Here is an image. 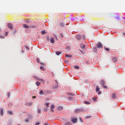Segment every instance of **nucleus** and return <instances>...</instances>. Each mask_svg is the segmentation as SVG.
Instances as JSON below:
<instances>
[{
	"mask_svg": "<svg viewBox=\"0 0 125 125\" xmlns=\"http://www.w3.org/2000/svg\"><path fill=\"white\" fill-rule=\"evenodd\" d=\"M97 48H102L103 47V45H102V43H101V42H99L97 44Z\"/></svg>",
	"mask_w": 125,
	"mask_h": 125,
	"instance_id": "nucleus-1",
	"label": "nucleus"
},
{
	"mask_svg": "<svg viewBox=\"0 0 125 125\" xmlns=\"http://www.w3.org/2000/svg\"><path fill=\"white\" fill-rule=\"evenodd\" d=\"M76 113H80V112H83V108L77 109L75 110Z\"/></svg>",
	"mask_w": 125,
	"mask_h": 125,
	"instance_id": "nucleus-2",
	"label": "nucleus"
},
{
	"mask_svg": "<svg viewBox=\"0 0 125 125\" xmlns=\"http://www.w3.org/2000/svg\"><path fill=\"white\" fill-rule=\"evenodd\" d=\"M71 122L73 124H76L77 122H78V119H77V118H73L71 120Z\"/></svg>",
	"mask_w": 125,
	"mask_h": 125,
	"instance_id": "nucleus-3",
	"label": "nucleus"
},
{
	"mask_svg": "<svg viewBox=\"0 0 125 125\" xmlns=\"http://www.w3.org/2000/svg\"><path fill=\"white\" fill-rule=\"evenodd\" d=\"M8 28H9L11 30H13V27H12V24L8 23Z\"/></svg>",
	"mask_w": 125,
	"mask_h": 125,
	"instance_id": "nucleus-4",
	"label": "nucleus"
},
{
	"mask_svg": "<svg viewBox=\"0 0 125 125\" xmlns=\"http://www.w3.org/2000/svg\"><path fill=\"white\" fill-rule=\"evenodd\" d=\"M56 83L55 84V85H54L53 86V88H57V87H58V83H57V81H55Z\"/></svg>",
	"mask_w": 125,
	"mask_h": 125,
	"instance_id": "nucleus-5",
	"label": "nucleus"
},
{
	"mask_svg": "<svg viewBox=\"0 0 125 125\" xmlns=\"http://www.w3.org/2000/svg\"><path fill=\"white\" fill-rule=\"evenodd\" d=\"M0 114L1 116H3V108H0Z\"/></svg>",
	"mask_w": 125,
	"mask_h": 125,
	"instance_id": "nucleus-6",
	"label": "nucleus"
},
{
	"mask_svg": "<svg viewBox=\"0 0 125 125\" xmlns=\"http://www.w3.org/2000/svg\"><path fill=\"white\" fill-rule=\"evenodd\" d=\"M50 42L51 43H54L55 41L54 38L53 37H51L50 39Z\"/></svg>",
	"mask_w": 125,
	"mask_h": 125,
	"instance_id": "nucleus-7",
	"label": "nucleus"
},
{
	"mask_svg": "<svg viewBox=\"0 0 125 125\" xmlns=\"http://www.w3.org/2000/svg\"><path fill=\"white\" fill-rule=\"evenodd\" d=\"M32 104H33V103H26L25 104V105L26 106H32Z\"/></svg>",
	"mask_w": 125,
	"mask_h": 125,
	"instance_id": "nucleus-8",
	"label": "nucleus"
},
{
	"mask_svg": "<svg viewBox=\"0 0 125 125\" xmlns=\"http://www.w3.org/2000/svg\"><path fill=\"white\" fill-rule=\"evenodd\" d=\"M23 26L25 29H27V28H30V26H28V25H27V24H23Z\"/></svg>",
	"mask_w": 125,
	"mask_h": 125,
	"instance_id": "nucleus-9",
	"label": "nucleus"
},
{
	"mask_svg": "<svg viewBox=\"0 0 125 125\" xmlns=\"http://www.w3.org/2000/svg\"><path fill=\"white\" fill-rule=\"evenodd\" d=\"M76 38H77V40H81V39H82V36H81L80 35H78L76 36Z\"/></svg>",
	"mask_w": 125,
	"mask_h": 125,
	"instance_id": "nucleus-10",
	"label": "nucleus"
},
{
	"mask_svg": "<svg viewBox=\"0 0 125 125\" xmlns=\"http://www.w3.org/2000/svg\"><path fill=\"white\" fill-rule=\"evenodd\" d=\"M101 83L102 85H104L105 81H104V80L101 81Z\"/></svg>",
	"mask_w": 125,
	"mask_h": 125,
	"instance_id": "nucleus-11",
	"label": "nucleus"
},
{
	"mask_svg": "<svg viewBox=\"0 0 125 125\" xmlns=\"http://www.w3.org/2000/svg\"><path fill=\"white\" fill-rule=\"evenodd\" d=\"M63 107L62 106H58L57 108V110L59 111H61V110H62Z\"/></svg>",
	"mask_w": 125,
	"mask_h": 125,
	"instance_id": "nucleus-12",
	"label": "nucleus"
},
{
	"mask_svg": "<svg viewBox=\"0 0 125 125\" xmlns=\"http://www.w3.org/2000/svg\"><path fill=\"white\" fill-rule=\"evenodd\" d=\"M63 125H72V123L71 122H67L65 123Z\"/></svg>",
	"mask_w": 125,
	"mask_h": 125,
	"instance_id": "nucleus-13",
	"label": "nucleus"
},
{
	"mask_svg": "<svg viewBox=\"0 0 125 125\" xmlns=\"http://www.w3.org/2000/svg\"><path fill=\"white\" fill-rule=\"evenodd\" d=\"M84 46H85V45H84V44L82 43L81 44V47L82 49H83V48H84Z\"/></svg>",
	"mask_w": 125,
	"mask_h": 125,
	"instance_id": "nucleus-14",
	"label": "nucleus"
},
{
	"mask_svg": "<svg viewBox=\"0 0 125 125\" xmlns=\"http://www.w3.org/2000/svg\"><path fill=\"white\" fill-rule=\"evenodd\" d=\"M36 26L35 25H31L29 26V28H30V29H33V28H36Z\"/></svg>",
	"mask_w": 125,
	"mask_h": 125,
	"instance_id": "nucleus-15",
	"label": "nucleus"
},
{
	"mask_svg": "<svg viewBox=\"0 0 125 125\" xmlns=\"http://www.w3.org/2000/svg\"><path fill=\"white\" fill-rule=\"evenodd\" d=\"M116 97H117V94H113V95H112V98L113 99H116Z\"/></svg>",
	"mask_w": 125,
	"mask_h": 125,
	"instance_id": "nucleus-16",
	"label": "nucleus"
},
{
	"mask_svg": "<svg viewBox=\"0 0 125 125\" xmlns=\"http://www.w3.org/2000/svg\"><path fill=\"white\" fill-rule=\"evenodd\" d=\"M84 104H85L86 105H89V104H90V103L89 102H87V101H84Z\"/></svg>",
	"mask_w": 125,
	"mask_h": 125,
	"instance_id": "nucleus-17",
	"label": "nucleus"
},
{
	"mask_svg": "<svg viewBox=\"0 0 125 125\" xmlns=\"http://www.w3.org/2000/svg\"><path fill=\"white\" fill-rule=\"evenodd\" d=\"M7 114L8 115H12V114H13V112H12V111H10V110H8L7 112Z\"/></svg>",
	"mask_w": 125,
	"mask_h": 125,
	"instance_id": "nucleus-18",
	"label": "nucleus"
},
{
	"mask_svg": "<svg viewBox=\"0 0 125 125\" xmlns=\"http://www.w3.org/2000/svg\"><path fill=\"white\" fill-rule=\"evenodd\" d=\"M61 53H62L61 52H59V51H57L56 52V55H58V56L60 55V54H61Z\"/></svg>",
	"mask_w": 125,
	"mask_h": 125,
	"instance_id": "nucleus-19",
	"label": "nucleus"
},
{
	"mask_svg": "<svg viewBox=\"0 0 125 125\" xmlns=\"http://www.w3.org/2000/svg\"><path fill=\"white\" fill-rule=\"evenodd\" d=\"M38 81H40L42 83H44V81L42 79H39Z\"/></svg>",
	"mask_w": 125,
	"mask_h": 125,
	"instance_id": "nucleus-20",
	"label": "nucleus"
},
{
	"mask_svg": "<svg viewBox=\"0 0 125 125\" xmlns=\"http://www.w3.org/2000/svg\"><path fill=\"white\" fill-rule=\"evenodd\" d=\"M113 62H117V58L114 57L112 59Z\"/></svg>",
	"mask_w": 125,
	"mask_h": 125,
	"instance_id": "nucleus-21",
	"label": "nucleus"
},
{
	"mask_svg": "<svg viewBox=\"0 0 125 125\" xmlns=\"http://www.w3.org/2000/svg\"><path fill=\"white\" fill-rule=\"evenodd\" d=\"M65 57H67V58H72V55H68V54H66L65 55Z\"/></svg>",
	"mask_w": 125,
	"mask_h": 125,
	"instance_id": "nucleus-22",
	"label": "nucleus"
},
{
	"mask_svg": "<svg viewBox=\"0 0 125 125\" xmlns=\"http://www.w3.org/2000/svg\"><path fill=\"white\" fill-rule=\"evenodd\" d=\"M43 91H42V90H40L39 94L41 95H43Z\"/></svg>",
	"mask_w": 125,
	"mask_h": 125,
	"instance_id": "nucleus-23",
	"label": "nucleus"
},
{
	"mask_svg": "<svg viewBox=\"0 0 125 125\" xmlns=\"http://www.w3.org/2000/svg\"><path fill=\"white\" fill-rule=\"evenodd\" d=\"M96 91L97 92H98V91H99L100 90V89L99 88V87H98V86H97L96 87Z\"/></svg>",
	"mask_w": 125,
	"mask_h": 125,
	"instance_id": "nucleus-24",
	"label": "nucleus"
},
{
	"mask_svg": "<svg viewBox=\"0 0 125 125\" xmlns=\"http://www.w3.org/2000/svg\"><path fill=\"white\" fill-rule=\"evenodd\" d=\"M36 85H37V86H39V85H41V83L39 82H36Z\"/></svg>",
	"mask_w": 125,
	"mask_h": 125,
	"instance_id": "nucleus-25",
	"label": "nucleus"
},
{
	"mask_svg": "<svg viewBox=\"0 0 125 125\" xmlns=\"http://www.w3.org/2000/svg\"><path fill=\"white\" fill-rule=\"evenodd\" d=\"M68 95H71V96H74L75 94L72 93H68Z\"/></svg>",
	"mask_w": 125,
	"mask_h": 125,
	"instance_id": "nucleus-26",
	"label": "nucleus"
},
{
	"mask_svg": "<svg viewBox=\"0 0 125 125\" xmlns=\"http://www.w3.org/2000/svg\"><path fill=\"white\" fill-rule=\"evenodd\" d=\"M46 38H47V42H49V41H50V40H49V35H47L46 36Z\"/></svg>",
	"mask_w": 125,
	"mask_h": 125,
	"instance_id": "nucleus-27",
	"label": "nucleus"
},
{
	"mask_svg": "<svg viewBox=\"0 0 125 125\" xmlns=\"http://www.w3.org/2000/svg\"><path fill=\"white\" fill-rule=\"evenodd\" d=\"M60 25L61 27H64V24L63 22H61Z\"/></svg>",
	"mask_w": 125,
	"mask_h": 125,
	"instance_id": "nucleus-28",
	"label": "nucleus"
},
{
	"mask_svg": "<svg viewBox=\"0 0 125 125\" xmlns=\"http://www.w3.org/2000/svg\"><path fill=\"white\" fill-rule=\"evenodd\" d=\"M104 49L106 51H108V52L110 51V49L109 48H106L105 47H104Z\"/></svg>",
	"mask_w": 125,
	"mask_h": 125,
	"instance_id": "nucleus-29",
	"label": "nucleus"
},
{
	"mask_svg": "<svg viewBox=\"0 0 125 125\" xmlns=\"http://www.w3.org/2000/svg\"><path fill=\"white\" fill-rule=\"evenodd\" d=\"M38 114H41V113H42V111L41 110V109H38Z\"/></svg>",
	"mask_w": 125,
	"mask_h": 125,
	"instance_id": "nucleus-30",
	"label": "nucleus"
},
{
	"mask_svg": "<svg viewBox=\"0 0 125 125\" xmlns=\"http://www.w3.org/2000/svg\"><path fill=\"white\" fill-rule=\"evenodd\" d=\"M51 109H54L55 108V106H54V104H51Z\"/></svg>",
	"mask_w": 125,
	"mask_h": 125,
	"instance_id": "nucleus-31",
	"label": "nucleus"
},
{
	"mask_svg": "<svg viewBox=\"0 0 125 125\" xmlns=\"http://www.w3.org/2000/svg\"><path fill=\"white\" fill-rule=\"evenodd\" d=\"M42 35H44L45 34V31L43 30L41 32Z\"/></svg>",
	"mask_w": 125,
	"mask_h": 125,
	"instance_id": "nucleus-32",
	"label": "nucleus"
},
{
	"mask_svg": "<svg viewBox=\"0 0 125 125\" xmlns=\"http://www.w3.org/2000/svg\"><path fill=\"white\" fill-rule=\"evenodd\" d=\"M40 70H42V71H44V68L42 66H40Z\"/></svg>",
	"mask_w": 125,
	"mask_h": 125,
	"instance_id": "nucleus-33",
	"label": "nucleus"
},
{
	"mask_svg": "<svg viewBox=\"0 0 125 125\" xmlns=\"http://www.w3.org/2000/svg\"><path fill=\"white\" fill-rule=\"evenodd\" d=\"M66 49H67V50H70L71 49V47H70V46H67L66 47Z\"/></svg>",
	"mask_w": 125,
	"mask_h": 125,
	"instance_id": "nucleus-34",
	"label": "nucleus"
},
{
	"mask_svg": "<svg viewBox=\"0 0 125 125\" xmlns=\"http://www.w3.org/2000/svg\"><path fill=\"white\" fill-rule=\"evenodd\" d=\"M93 50L94 51H95V52H96L97 49L96 48V47H95L93 48Z\"/></svg>",
	"mask_w": 125,
	"mask_h": 125,
	"instance_id": "nucleus-35",
	"label": "nucleus"
},
{
	"mask_svg": "<svg viewBox=\"0 0 125 125\" xmlns=\"http://www.w3.org/2000/svg\"><path fill=\"white\" fill-rule=\"evenodd\" d=\"M71 20H72V21H75V20H76V18H71Z\"/></svg>",
	"mask_w": 125,
	"mask_h": 125,
	"instance_id": "nucleus-36",
	"label": "nucleus"
},
{
	"mask_svg": "<svg viewBox=\"0 0 125 125\" xmlns=\"http://www.w3.org/2000/svg\"><path fill=\"white\" fill-rule=\"evenodd\" d=\"M75 69H79L80 68V66H78V65H76L75 66Z\"/></svg>",
	"mask_w": 125,
	"mask_h": 125,
	"instance_id": "nucleus-37",
	"label": "nucleus"
},
{
	"mask_svg": "<svg viewBox=\"0 0 125 125\" xmlns=\"http://www.w3.org/2000/svg\"><path fill=\"white\" fill-rule=\"evenodd\" d=\"M68 99H69V100H73V97H69L68 98Z\"/></svg>",
	"mask_w": 125,
	"mask_h": 125,
	"instance_id": "nucleus-38",
	"label": "nucleus"
},
{
	"mask_svg": "<svg viewBox=\"0 0 125 125\" xmlns=\"http://www.w3.org/2000/svg\"><path fill=\"white\" fill-rule=\"evenodd\" d=\"M0 39H4V36L0 35Z\"/></svg>",
	"mask_w": 125,
	"mask_h": 125,
	"instance_id": "nucleus-39",
	"label": "nucleus"
},
{
	"mask_svg": "<svg viewBox=\"0 0 125 125\" xmlns=\"http://www.w3.org/2000/svg\"><path fill=\"white\" fill-rule=\"evenodd\" d=\"M25 48H26V49L27 50H29V49H30V48H29V47H28L27 46H25Z\"/></svg>",
	"mask_w": 125,
	"mask_h": 125,
	"instance_id": "nucleus-40",
	"label": "nucleus"
},
{
	"mask_svg": "<svg viewBox=\"0 0 125 125\" xmlns=\"http://www.w3.org/2000/svg\"><path fill=\"white\" fill-rule=\"evenodd\" d=\"M37 62H38V63H40V58H37Z\"/></svg>",
	"mask_w": 125,
	"mask_h": 125,
	"instance_id": "nucleus-41",
	"label": "nucleus"
},
{
	"mask_svg": "<svg viewBox=\"0 0 125 125\" xmlns=\"http://www.w3.org/2000/svg\"><path fill=\"white\" fill-rule=\"evenodd\" d=\"M68 61H69L68 60H66L64 61V62L65 63V64H67L68 63Z\"/></svg>",
	"mask_w": 125,
	"mask_h": 125,
	"instance_id": "nucleus-42",
	"label": "nucleus"
},
{
	"mask_svg": "<svg viewBox=\"0 0 125 125\" xmlns=\"http://www.w3.org/2000/svg\"><path fill=\"white\" fill-rule=\"evenodd\" d=\"M25 121L26 122V123H29V119H26Z\"/></svg>",
	"mask_w": 125,
	"mask_h": 125,
	"instance_id": "nucleus-43",
	"label": "nucleus"
},
{
	"mask_svg": "<svg viewBox=\"0 0 125 125\" xmlns=\"http://www.w3.org/2000/svg\"><path fill=\"white\" fill-rule=\"evenodd\" d=\"M51 112H52V113H53V112H54V110H53V108L51 109Z\"/></svg>",
	"mask_w": 125,
	"mask_h": 125,
	"instance_id": "nucleus-44",
	"label": "nucleus"
},
{
	"mask_svg": "<svg viewBox=\"0 0 125 125\" xmlns=\"http://www.w3.org/2000/svg\"><path fill=\"white\" fill-rule=\"evenodd\" d=\"M8 35V32H6L5 33V36H7Z\"/></svg>",
	"mask_w": 125,
	"mask_h": 125,
	"instance_id": "nucleus-45",
	"label": "nucleus"
},
{
	"mask_svg": "<svg viewBox=\"0 0 125 125\" xmlns=\"http://www.w3.org/2000/svg\"><path fill=\"white\" fill-rule=\"evenodd\" d=\"M44 111H45V112H46V111H47V108H44Z\"/></svg>",
	"mask_w": 125,
	"mask_h": 125,
	"instance_id": "nucleus-46",
	"label": "nucleus"
},
{
	"mask_svg": "<svg viewBox=\"0 0 125 125\" xmlns=\"http://www.w3.org/2000/svg\"><path fill=\"white\" fill-rule=\"evenodd\" d=\"M103 87H104V88H105V89H107V86H104V85H103Z\"/></svg>",
	"mask_w": 125,
	"mask_h": 125,
	"instance_id": "nucleus-47",
	"label": "nucleus"
},
{
	"mask_svg": "<svg viewBox=\"0 0 125 125\" xmlns=\"http://www.w3.org/2000/svg\"><path fill=\"white\" fill-rule=\"evenodd\" d=\"M46 105L47 107H48V106H49V103H46Z\"/></svg>",
	"mask_w": 125,
	"mask_h": 125,
	"instance_id": "nucleus-48",
	"label": "nucleus"
},
{
	"mask_svg": "<svg viewBox=\"0 0 125 125\" xmlns=\"http://www.w3.org/2000/svg\"><path fill=\"white\" fill-rule=\"evenodd\" d=\"M83 40H85V35L83 36Z\"/></svg>",
	"mask_w": 125,
	"mask_h": 125,
	"instance_id": "nucleus-49",
	"label": "nucleus"
},
{
	"mask_svg": "<svg viewBox=\"0 0 125 125\" xmlns=\"http://www.w3.org/2000/svg\"><path fill=\"white\" fill-rule=\"evenodd\" d=\"M35 125H40V123L38 122V123H36Z\"/></svg>",
	"mask_w": 125,
	"mask_h": 125,
	"instance_id": "nucleus-50",
	"label": "nucleus"
},
{
	"mask_svg": "<svg viewBox=\"0 0 125 125\" xmlns=\"http://www.w3.org/2000/svg\"><path fill=\"white\" fill-rule=\"evenodd\" d=\"M116 19H117L118 20H119L120 18L119 17H116Z\"/></svg>",
	"mask_w": 125,
	"mask_h": 125,
	"instance_id": "nucleus-51",
	"label": "nucleus"
},
{
	"mask_svg": "<svg viewBox=\"0 0 125 125\" xmlns=\"http://www.w3.org/2000/svg\"><path fill=\"white\" fill-rule=\"evenodd\" d=\"M89 118H90V116H87V117H86V119H88Z\"/></svg>",
	"mask_w": 125,
	"mask_h": 125,
	"instance_id": "nucleus-52",
	"label": "nucleus"
},
{
	"mask_svg": "<svg viewBox=\"0 0 125 125\" xmlns=\"http://www.w3.org/2000/svg\"><path fill=\"white\" fill-rule=\"evenodd\" d=\"M8 97H9V96H10V93H8Z\"/></svg>",
	"mask_w": 125,
	"mask_h": 125,
	"instance_id": "nucleus-53",
	"label": "nucleus"
},
{
	"mask_svg": "<svg viewBox=\"0 0 125 125\" xmlns=\"http://www.w3.org/2000/svg\"><path fill=\"white\" fill-rule=\"evenodd\" d=\"M98 94H99V95L101 94V91H99V92H98Z\"/></svg>",
	"mask_w": 125,
	"mask_h": 125,
	"instance_id": "nucleus-54",
	"label": "nucleus"
},
{
	"mask_svg": "<svg viewBox=\"0 0 125 125\" xmlns=\"http://www.w3.org/2000/svg\"><path fill=\"white\" fill-rule=\"evenodd\" d=\"M54 36H55V37L56 40H57V36H56V35H54Z\"/></svg>",
	"mask_w": 125,
	"mask_h": 125,
	"instance_id": "nucleus-55",
	"label": "nucleus"
},
{
	"mask_svg": "<svg viewBox=\"0 0 125 125\" xmlns=\"http://www.w3.org/2000/svg\"><path fill=\"white\" fill-rule=\"evenodd\" d=\"M94 101H96V99L93 98Z\"/></svg>",
	"mask_w": 125,
	"mask_h": 125,
	"instance_id": "nucleus-56",
	"label": "nucleus"
},
{
	"mask_svg": "<svg viewBox=\"0 0 125 125\" xmlns=\"http://www.w3.org/2000/svg\"><path fill=\"white\" fill-rule=\"evenodd\" d=\"M123 36H125V33H123Z\"/></svg>",
	"mask_w": 125,
	"mask_h": 125,
	"instance_id": "nucleus-57",
	"label": "nucleus"
},
{
	"mask_svg": "<svg viewBox=\"0 0 125 125\" xmlns=\"http://www.w3.org/2000/svg\"><path fill=\"white\" fill-rule=\"evenodd\" d=\"M81 121L83 123V120H82V119H80Z\"/></svg>",
	"mask_w": 125,
	"mask_h": 125,
	"instance_id": "nucleus-58",
	"label": "nucleus"
},
{
	"mask_svg": "<svg viewBox=\"0 0 125 125\" xmlns=\"http://www.w3.org/2000/svg\"><path fill=\"white\" fill-rule=\"evenodd\" d=\"M81 20H83V18L82 19H81Z\"/></svg>",
	"mask_w": 125,
	"mask_h": 125,
	"instance_id": "nucleus-59",
	"label": "nucleus"
},
{
	"mask_svg": "<svg viewBox=\"0 0 125 125\" xmlns=\"http://www.w3.org/2000/svg\"><path fill=\"white\" fill-rule=\"evenodd\" d=\"M34 78H35V79H37V76H34Z\"/></svg>",
	"mask_w": 125,
	"mask_h": 125,
	"instance_id": "nucleus-60",
	"label": "nucleus"
},
{
	"mask_svg": "<svg viewBox=\"0 0 125 125\" xmlns=\"http://www.w3.org/2000/svg\"><path fill=\"white\" fill-rule=\"evenodd\" d=\"M40 64H41V65H43V63H41Z\"/></svg>",
	"mask_w": 125,
	"mask_h": 125,
	"instance_id": "nucleus-61",
	"label": "nucleus"
},
{
	"mask_svg": "<svg viewBox=\"0 0 125 125\" xmlns=\"http://www.w3.org/2000/svg\"><path fill=\"white\" fill-rule=\"evenodd\" d=\"M45 92H48V90H46V91H45Z\"/></svg>",
	"mask_w": 125,
	"mask_h": 125,
	"instance_id": "nucleus-62",
	"label": "nucleus"
},
{
	"mask_svg": "<svg viewBox=\"0 0 125 125\" xmlns=\"http://www.w3.org/2000/svg\"><path fill=\"white\" fill-rule=\"evenodd\" d=\"M22 53H24V51L22 50Z\"/></svg>",
	"mask_w": 125,
	"mask_h": 125,
	"instance_id": "nucleus-63",
	"label": "nucleus"
},
{
	"mask_svg": "<svg viewBox=\"0 0 125 125\" xmlns=\"http://www.w3.org/2000/svg\"><path fill=\"white\" fill-rule=\"evenodd\" d=\"M123 19L125 20V18H123Z\"/></svg>",
	"mask_w": 125,
	"mask_h": 125,
	"instance_id": "nucleus-64",
	"label": "nucleus"
}]
</instances>
